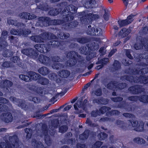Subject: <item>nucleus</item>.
I'll use <instances>...</instances> for the list:
<instances>
[{"label": "nucleus", "mask_w": 148, "mask_h": 148, "mask_svg": "<svg viewBox=\"0 0 148 148\" xmlns=\"http://www.w3.org/2000/svg\"><path fill=\"white\" fill-rule=\"evenodd\" d=\"M137 77H135L132 75H125L121 76V79L123 80H125L130 82L137 83V82H136L138 80Z\"/></svg>", "instance_id": "19"}, {"label": "nucleus", "mask_w": 148, "mask_h": 148, "mask_svg": "<svg viewBox=\"0 0 148 148\" xmlns=\"http://www.w3.org/2000/svg\"><path fill=\"white\" fill-rule=\"evenodd\" d=\"M39 35L32 36L30 39L32 41L37 43L43 42L45 40H48L49 33L48 32H44Z\"/></svg>", "instance_id": "10"}, {"label": "nucleus", "mask_w": 148, "mask_h": 148, "mask_svg": "<svg viewBox=\"0 0 148 148\" xmlns=\"http://www.w3.org/2000/svg\"><path fill=\"white\" fill-rule=\"evenodd\" d=\"M79 15L81 16L79 19L81 22L86 25L91 24L93 21L99 18V16L97 14H95L92 13L86 14L85 11L79 13Z\"/></svg>", "instance_id": "5"}, {"label": "nucleus", "mask_w": 148, "mask_h": 148, "mask_svg": "<svg viewBox=\"0 0 148 148\" xmlns=\"http://www.w3.org/2000/svg\"><path fill=\"white\" fill-rule=\"evenodd\" d=\"M11 61L13 63L18 64L20 59L19 57L17 56H14L11 58Z\"/></svg>", "instance_id": "52"}, {"label": "nucleus", "mask_w": 148, "mask_h": 148, "mask_svg": "<svg viewBox=\"0 0 148 148\" xmlns=\"http://www.w3.org/2000/svg\"><path fill=\"white\" fill-rule=\"evenodd\" d=\"M99 59V58H98V61L96 62L97 64H103L104 66V65L107 64L109 62V59L108 58H104L100 60Z\"/></svg>", "instance_id": "37"}, {"label": "nucleus", "mask_w": 148, "mask_h": 148, "mask_svg": "<svg viewBox=\"0 0 148 148\" xmlns=\"http://www.w3.org/2000/svg\"><path fill=\"white\" fill-rule=\"evenodd\" d=\"M49 7L47 3H40L38 6V8L45 11H47L49 10Z\"/></svg>", "instance_id": "39"}, {"label": "nucleus", "mask_w": 148, "mask_h": 148, "mask_svg": "<svg viewBox=\"0 0 148 148\" xmlns=\"http://www.w3.org/2000/svg\"><path fill=\"white\" fill-rule=\"evenodd\" d=\"M127 84L125 82L118 83V82L113 81L109 82L107 85V88L109 90H113L116 89L118 90H122L125 88Z\"/></svg>", "instance_id": "8"}, {"label": "nucleus", "mask_w": 148, "mask_h": 148, "mask_svg": "<svg viewBox=\"0 0 148 148\" xmlns=\"http://www.w3.org/2000/svg\"><path fill=\"white\" fill-rule=\"evenodd\" d=\"M128 121L130 123L131 125H132L133 127L135 128L139 124L138 121L137 120H134V119H131L128 120Z\"/></svg>", "instance_id": "49"}, {"label": "nucleus", "mask_w": 148, "mask_h": 148, "mask_svg": "<svg viewBox=\"0 0 148 148\" xmlns=\"http://www.w3.org/2000/svg\"><path fill=\"white\" fill-rule=\"evenodd\" d=\"M137 78L138 80L136 81L137 82V83L148 84V75L146 76L145 75H140L137 77Z\"/></svg>", "instance_id": "21"}, {"label": "nucleus", "mask_w": 148, "mask_h": 148, "mask_svg": "<svg viewBox=\"0 0 148 148\" xmlns=\"http://www.w3.org/2000/svg\"><path fill=\"white\" fill-rule=\"evenodd\" d=\"M56 36L52 33L49 34V40H51L46 44H37L35 46L36 49L41 53H46L49 52L51 48L59 47L61 50L65 49V42L58 40Z\"/></svg>", "instance_id": "3"}, {"label": "nucleus", "mask_w": 148, "mask_h": 148, "mask_svg": "<svg viewBox=\"0 0 148 148\" xmlns=\"http://www.w3.org/2000/svg\"><path fill=\"white\" fill-rule=\"evenodd\" d=\"M78 101H77L74 105V108L76 111L75 112V113L76 114H79L80 113L82 112V111L80 110L78 108V106H80V104H78Z\"/></svg>", "instance_id": "50"}, {"label": "nucleus", "mask_w": 148, "mask_h": 148, "mask_svg": "<svg viewBox=\"0 0 148 148\" xmlns=\"http://www.w3.org/2000/svg\"><path fill=\"white\" fill-rule=\"evenodd\" d=\"M104 13L103 16V18L105 20L108 21L109 19V13L108 12L107 9H104Z\"/></svg>", "instance_id": "57"}, {"label": "nucleus", "mask_w": 148, "mask_h": 148, "mask_svg": "<svg viewBox=\"0 0 148 148\" xmlns=\"http://www.w3.org/2000/svg\"><path fill=\"white\" fill-rule=\"evenodd\" d=\"M142 38L143 40V42L145 46L146 47V49L148 51V38L144 37Z\"/></svg>", "instance_id": "64"}, {"label": "nucleus", "mask_w": 148, "mask_h": 148, "mask_svg": "<svg viewBox=\"0 0 148 148\" xmlns=\"http://www.w3.org/2000/svg\"><path fill=\"white\" fill-rule=\"evenodd\" d=\"M88 29L87 31V34L91 36H101L102 35L103 31L101 28L97 27L96 29L94 27H91V25L88 26Z\"/></svg>", "instance_id": "13"}, {"label": "nucleus", "mask_w": 148, "mask_h": 148, "mask_svg": "<svg viewBox=\"0 0 148 148\" xmlns=\"http://www.w3.org/2000/svg\"><path fill=\"white\" fill-rule=\"evenodd\" d=\"M38 82L43 85H47L49 82V80L47 79L40 76L38 79Z\"/></svg>", "instance_id": "35"}, {"label": "nucleus", "mask_w": 148, "mask_h": 148, "mask_svg": "<svg viewBox=\"0 0 148 148\" xmlns=\"http://www.w3.org/2000/svg\"><path fill=\"white\" fill-rule=\"evenodd\" d=\"M75 40L81 44H84L90 42V38L87 36L77 38Z\"/></svg>", "instance_id": "22"}, {"label": "nucleus", "mask_w": 148, "mask_h": 148, "mask_svg": "<svg viewBox=\"0 0 148 148\" xmlns=\"http://www.w3.org/2000/svg\"><path fill=\"white\" fill-rule=\"evenodd\" d=\"M95 94L97 96H100L102 94V89L100 88H98L94 92Z\"/></svg>", "instance_id": "63"}, {"label": "nucleus", "mask_w": 148, "mask_h": 148, "mask_svg": "<svg viewBox=\"0 0 148 148\" xmlns=\"http://www.w3.org/2000/svg\"><path fill=\"white\" fill-rule=\"evenodd\" d=\"M79 24V23L76 21H74L66 23L64 25V29L68 31H71L76 27Z\"/></svg>", "instance_id": "16"}, {"label": "nucleus", "mask_w": 148, "mask_h": 148, "mask_svg": "<svg viewBox=\"0 0 148 148\" xmlns=\"http://www.w3.org/2000/svg\"><path fill=\"white\" fill-rule=\"evenodd\" d=\"M59 76L62 78H67L70 74V72L66 70H62L60 71L58 73Z\"/></svg>", "instance_id": "26"}, {"label": "nucleus", "mask_w": 148, "mask_h": 148, "mask_svg": "<svg viewBox=\"0 0 148 148\" xmlns=\"http://www.w3.org/2000/svg\"><path fill=\"white\" fill-rule=\"evenodd\" d=\"M19 16L21 18L25 20H32L34 18V16L29 13L26 12H23L19 14Z\"/></svg>", "instance_id": "23"}, {"label": "nucleus", "mask_w": 148, "mask_h": 148, "mask_svg": "<svg viewBox=\"0 0 148 148\" xmlns=\"http://www.w3.org/2000/svg\"><path fill=\"white\" fill-rule=\"evenodd\" d=\"M1 38H0V52L3 51V56L5 58L11 57L13 55V53L10 50L6 49L8 46L6 41L3 40Z\"/></svg>", "instance_id": "7"}, {"label": "nucleus", "mask_w": 148, "mask_h": 148, "mask_svg": "<svg viewBox=\"0 0 148 148\" xmlns=\"http://www.w3.org/2000/svg\"><path fill=\"white\" fill-rule=\"evenodd\" d=\"M59 8H53L48 12V14L51 16H56L60 13L62 14L63 18L66 16L68 18V21H64L68 22L72 21L74 18L73 14L76 12L77 8L73 4L68 5L66 2H62L59 4Z\"/></svg>", "instance_id": "2"}, {"label": "nucleus", "mask_w": 148, "mask_h": 148, "mask_svg": "<svg viewBox=\"0 0 148 148\" xmlns=\"http://www.w3.org/2000/svg\"><path fill=\"white\" fill-rule=\"evenodd\" d=\"M90 131L89 130H85L84 132L79 135V138L82 140H84L87 139L88 137Z\"/></svg>", "instance_id": "30"}, {"label": "nucleus", "mask_w": 148, "mask_h": 148, "mask_svg": "<svg viewBox=\"0 0 148 148\" xmlns=\"http://www.w3.org/2000/svg\"><path fill=\"white\" fill-rule=\"evenodd\" d=\"M125 72L126 73L131 75H138L140 73L142 74H145L148 73V68L146 67L139 70L136 68H131L129 67L125 70Z\"/></svg>", "instance_id": "11"}, {"label": "nucleus", "mask_w": 148, "mask_h": 148, "mask_svg": "<svg viewBox=\"0 0 148 148\" xmlns=\"http://www.w3.org/2000/svg\"><path fill=\"white\" fill-rule=\"evenodd\" d=\"M136 15H134L131 14L127 16L126 19L128 21L129 24L131 23L133 21V18Z\"/></svg>", "instance_id": "58"}, {"label": "nucleus", "mask_w": 148, "mask_h": 148, "mask_svg": "<svg viewBox=\"0 0 148 148\" xmlns=\"http://www.w3.org/2000/svg\"><path fill=\"white\" fill-rule=\"evenodd\" d=\"M49 76L50 79L53 81H55L57 83H60L61 81V79L56 73H51L49 75Z\"/></svg>", "instance_id": "24"}, {"label": "nucleus", "mask_w": 148, "mask_h": 148, "mask_svg": "<svg viewBox=\"0 0 148 148\" xmlns=\"http://www.w3.org/2000/svg\"><path fill=\"white\" fill-rule=\"evenodd\" d=\"M113 69L115 71H117L120 69L121 67V64L120 62L117 60H114L113 64Z\"/></svg>", "instance_id": "36"}, {"label": "nucleus", "mask_w": 148, "mask_h": 148, "mask_svg": "<svg viewBox=\"0 0 148 148\" xmlns=\"http://www.w3.org/2000/svg\"><path fill=\"white\" fill-rule=\"evenodd\" d=\"M69 33L65 34L62 32H60L58 34V37L61 39H67L69 37Z\"/></svg>", "instance_id": "38"}, {"label": "nucleus", "mask_w": 148, "mask_h": 148, "mask_svg": "<svg viewBox=\"0 0 148 148\" xmlns=\"http://www.w3.org/2000/svg\"><path fill=\"white\" fill-rule=\"evenodd\" d=\"M65 55L53 56L49 57L43 54H40L38 57L39 61L42 64L46 66H50L51 64V61L53 62L52 64V68L55 69H59L62 66L61 64L57 63L56 62H62L66 60V58H69L66 64L69 67L75 66L77 63L78 60L76 57L80 59L81 56L78 54L77 52L74 51H71L68 52Z\"/></svg>", "instance_id": "1"}, {"label": "nucleus", "mask_w": 148, "mask_h": 148, "mask_svg": "<svg viewBox=\"0 0 148 148\" xmlns=\"http://www.w3.org/2000/svg\"><path fill=\"white\" fill-rule=\"evenodd\" d=\"M67 16L63 18V20L61 19L51 20L47 16H41L38 18V21L36 25L41 27L49 26L51 25H57L64 23V21H68Z\"/></svg>", "instance_id": "4"}, {"label": "nucleus", "mask_w": 148, "mask_h": 148, "mask_svg": "<svg viewBox=\"0 0 148 148\" xmlns=\"http://www.w3.org/2000/svg\"><path fill=\"white\" fill-rule=\"evenodd\" d=\"M128 90L133 95H138L143 92L144 88L140 85L136 84L128 88Z\"/></svg>", "instance_id": "12"}, {"label": "nucleus", "mask_w": 148, "mask_h": 148, "mask_svg": "<svg viewBox=\"0 0 148 148\" xmlns=\"http://www.w3.org/2000/svg\"><path fill=\"white\" fill-rule=\"evenodd\" d=\"M11 138L13 140L14 143V145H13V146L14 147L15 145H18V139L17 135H14L11 138L10 137L9 140H10Z\"/></svg>", "instance_id": "51"}, {"label": "nucleus", "mask_w": 148, "mask_h": 148, "mask_svg": "<svg viewBox=\"0 0 148 148\" xmlns=\"http://www.w3.org/2000/svg\"><path fill=\"white\" fill-rule=\"evenodd\" d=\"M68 130V127L66 125H63L59 127V132L62 133L66 132Z\"/></svg>", "instance_id": "42"}, {"label": "nucleus", "mask_w": 148, "mask_h": 148, "mask_svg": "<svg viewBox=\"0 0 148 148\" xmlns=\"http://www.w3.org/2000/svg\"><path fill=\"white\" fill-rule=\"evenodd\" d=\"M116 123L118 125H119V127L123 130L126 131L127 130V127L126 126L127 124L125 123L123 121L118 119L116 120Z\"/></svg>", "instance_id": "31"}, {"label": "nucleus", "mask_w": 148, "mask_h": 148, "mask_svg": "<svg viewBox=\"0 0 148 148\" xmlns=\"http://www.w3.org/2000/svg\"><path fill=\"white\" fill-rule=\"evenodd\" d=\"M128 100L136 102L138 100V96H129L127 98Z\"/></svg>", "instance_id": "56"}, {"label": "nucleus", "mask_w": 148, "mask_h": 148, "mask_svg": "<svg viewBox=\"0 0 148 148\" xmlns=\"http://www.w3.org/2000/svg\"><path fill=\"white\" fill-rule=\"evenodd\" d=\"M123 115L126 118H130L131 119L135 118V116L133 114L131 113H124L123 114Z\"/></svg>", "instance_id": "62"}, {"label": "nucleus", "mask_w": 148, "mask_h": 148, "mask_svg": "<svg viewBox=\"0 0 148 148\" xmlns=\"http://www.w3.org/2000/svg\"><path fill=\"white\" fill-rule=\"evenodd\" d=\"M108 99L103 98H100L98 99H94L92 100V102L94 104L97 103L98 104H106L108 103Z\"/></svg>", "instance_id": "28"}, {"label": "nucleus", "mask_w": 148, "mask_h": 148, "mask_svg": "<svg viewBox=\"0 0 148 148\" xmlns=\"http://www.w3.org/2000/svg\"><path fill=\"white\" fill-rule=\"evenodd\" d=\"M9 110V108L7 106L0 104V112H6L2 114V120L7 123L12 122L13 119L11 113L8 112Z\"/></svg>", "instance_id": "6"}, {"label": "nucleus", "mask_w": 148, "mask_h": 148, "mask_svg": "<svg viewBox=\"0 0 148 148\" xmlns=\"http://www.w3.org/2000/svg\"><path fill=\"white\" fill-rule=\"evenodd\" d=\"M21 52L29 57L34 58H37L39 54L38 52L32 48L23 49L21 51Z\"/></svg>", "instance_id": "15"}, {"label": "nucleus", "mask_w": 148, "mask_h": 148, "mask_svg": "<svg viewBox=\"0 0 148 148\" xmlns=\"http://www.w3.org/2000/svg\"><path fill=\"white\" fill-rule=\"evenodd\" d=\"M96 4V2L95 0H86L84 6L87 9H92L95 6Z\"/></svg>", "instance_id": "20"}, {"label": "nucleus", "mask_w": 148, "mask_h": 148, "mask_svg": "<svg viewBox=\"0 0 148 148\" xmlns=\"http://www.w3.org/2000/svg\"><path fill=\"white\" fill-rule=\"evenodd\" d=\"M136 42L134 45V48L136 50H140L144 47L146 49V47L145 46L144 43L143 42L142 38L137 39Z\"/></svg>", "instance_id": "18"}, {"label": "nucleus", "mask_w": 148, "mask_h": 148, "mask_svg": "<svg viewBox=\"0 0 148 148\" xmlns=\"http://www.w3.org/2000/svg\"><path fill=\"white\" fill-rule=\"evenodd\" d=\"M138 100L144 103H148V95L144 94L138 96Z\"/></svg>", "instance_id": "32"}, {"label": "nucleus", "mask_w": 148, "mask_h": 148, "mask_svg": "<svg viewBox=\"0 0 148 148\" xmlns=\"http://www.w3.org/2000/svg\"><path fill=\"white\" fill-rule=\"evenodd\" d=\"M11 99L12 102L15 104L18 107L25 110H28V106L26 104L24 100L17 99L14 97H12Z\"/></svg>", "instance_id": "14"}, {"label": "nucleus", "mask_w": 148, "mask_h": 148, "mask_svg": "<svg viewBox=\"0 0 148 148\" xmlns=\"http://www.w3.org/2000/svg\"><path fill=\"white\" fill-rule=\"evenodd\" d=\"M20 31V34H21V35H23L25 36H27L28 35L30 34L31 32V30L29 29L23 30V29L21 28Z\"/></svg>", "instance_id": "44"}, {"label": "nucleus", "mask_w": 148, "mask_h": 148, "mask_svg": "<svg viewBox=\"0 0 148 148\" xmlns=\"http://www.w3.org/2000/svg\"><path fill=\"white\" fill-rule=\"evenodd\" d=\"M88 102V100L87 99H85L83 102L82 101H79V103L80 104V106H78V107L80 108L84 107L86 106L87 103Z\"/></svg>", "instance_id": "61"}, {"label": "nucleus", "mask_w": 148, "mask_h": 148, "mask_svg": "<svg viewBox=\"0 0 148 148\" xmlns=\"http://www.w3.org/2000/svg\"><path fill=\"white\" fill-rule=\"evenodd\" d=\"M12 64L11 62L8 61H5L2 64V66L4 68H8L11 67Z\"/></svg>", "instance_id": "55"}, {"label": "nucleus", "mask_w": 148, "mask_h": 148, "mask_svg": "<svg viewBox=\"0 0 148 148\" xmlns=\"http://www.w3.org/2000/svg\"><path fill=\"white\" fill-rule=\"evenodd\" d=\"M111 99L112 101L114 102H121L122 101L123 98L121 97H111Z\"/></svg>", "instance_id": "54"}, {"label": "nucleus", "mask_w": 148, "mask_h": 148, "mask_svg": "<svg viewBox=\"0 0 148 148\" xmlns=\"http://www.w3.org/2000/svg\"><path fill=\"white\" fill-rule=\"evenodd\" d=\"M28 76L23 74L20 75L19 78L25 81L28 82L31 79L34 81H38V79L40 77V75L34 72L29 71L27 73Z\"/></svg>", "instance_id": "9"}, {"label": "nucleus", "mask_w": 148, "mask_h": 148, "mask_svg": "<svg viewBox=\"0 0 148 148\" xmlns=\"http://www.w3.org/2000/svg\"><path fill=\"white\" fill-rule=\"evenodd\" d=\"M103 143L100 141H97L92 145L90 148H99L102 145Z\"/></svg>", "instance_id": "48"}, {"label": "nucleus", "mask_w": 148, "mask_h": 148, "mask_svg": "<svg viewBox=\"0 0 148 148\" xmlns=\"http://www.w3.org/2000/svg\"><path fill=\"white\" fill-rule=\"evenodd\" d=\"M20 29L21 28H20L19 29H15L12 28L10 31V33L11 34L14 35H21V34H20L21 31Z\"/></svg>", "instance_id": "46"}, {"label": "nucleus", "mask_w": 148, "mask_h": 148, "mask_svg": "<svg viewBox=\"0 0 148 148\" xmlns=\"http://www.w3.org/2000/svg\"><path fill=\"white\" fill-rule=\"evenodd\" d=\"M118 23L121 27L125 26L130 24L126 19L121 21H118Z\"/></svg>", "instance_id": "45"}, {"label": "nucleus", "mask_w": 148, "mask_h": 148, "mask_svg": "<svg viewBox=\"0 0 148 148\" xmlns=\"http://www.w3.org/2000/svg\"><path fill=\"white\" fill-rule=\"evenodd\" d=\"M86 123L90 127H95L97 126L96 125L95 123H92V122L88 118L86 120Z\"/></svg>", "instance_id": "59"}, {"label": "nucleus", "mask_w": 148, "mask_h": 148, "mask_svg": "<svg viewBox=\"0 0 148 148\" xmlns=\"http://www.w3.org/2000/svg\"><path fill=\"white\" fill-rule=\"evenodd\" d=\"M8 32L5 30H4L2 32L1 36L0 37V38H1L3 39V40L6 41V38L4 37H7V36L8 35Z\"/></svg>", "instance_id": "60"}, {"label": "nucleus", "mask_w": 148, "mask_h": 148, "mask_svg": "<svg viewBox=\"0 0 148 148\" xmlns=\"http://www.w3.org/2000/svg\"><path fill=\"white\" fill-rule=\"evenodd\" d=\"M32 144L33 146L36 148H45L43 144L40 142H38L35 139L32 141Z\"/></svg>", "instance_id": "29"}, {"label": "nucleus", "mask_w": 148, "mask_h": 148, "mask_svg": "<svg viewBox=\"0 0 148 148\" xmlns=\"http://www.w3.org/2000/svg\"><path fill=\"white\" fill-rule=\"evenodd\" d=\"M45 142L46 145L49 146L51 144V139L50 136L47 134H45L44 136Z\"/></svg>", "instance_id": "43"}, {"label": "nucleus", "mask_w": 148, "mask_h": 148, "mask_svg": "<svg viewBox=\"0 0 148 148\" xmlns=\"http://www.w3.org/2000/svg\"><path fill=\"white\" fill-rule=\"evenodd\" d=\"M38 72L40 74L44 76L47 75L50 73L49 69L45 66H42L39 69Z\"/></svg>", "instance_id": "27"}, {"label": "nucleus", "mask_w": 148, "mask_h": 148, "mask_svg": "<svg viewBox=\"0 0 148 148\" xmlns=\"http://www.w3.org/2000/svg\"><path fill=\"white\" fill-rule=\"evenodd\" d=\"M111 110L110 107L106 106H103L101 107L99 110V112L101 114H103L107 111H110Z\"/></svg>", "instance_id": "41"}, {"label": "nucleus", "mask_w": 148, "mask_h": 148, "mask_svg": "<svg viewBox=\"0 0 148 148\" xmlns=\"http://www.w3.org/2000/svg\"><path fill=\"white\" fill-rule=\"evenodd\" d=\"M80 53L82 54L87 55L88 54V51L86 47H81L79 49Z\"/></svg>", "instance_id": "53"}, {"label": "nucleus", "mask_w": 148, "mask_h": 148, "mask_svg": "<svg viewBox=\"0 0 148 148\" xmlns=\"http://www.w3.org/2000/svg\"><path fill=\"white\" fill-rule=\"evenodd\" d=\"M8 23L9 25H11L21 27L22 25H25V24L22 23H17L16 20L13 19H10L8 21Z\"/></svg>", "instance_id": "34"}, {"label": "nucleus", "mask_w": 148, "mask_h": 148, "mask_svg": "<svg viewBox=\"0 0 148 148\" xmlns=\"http://www.w3.org/2000/svg\"><path fill=\"white\" fill-rule=\"evenodd\" d=\"M108 136V134L104 132H101L98 135V137L99 139L102 140L106 139Z\"/></svg>", "instance_id": "47"}, {"label": "nucleus", "mask_w": 148, "mask_h": 148, "mask_svg": "<svg viewBox=\"0 0 148 148\" xmlns=\"http://www.w3.org/2000/svg\"><path fill=\"white\" fill-rule=\"evenodd\" d=\"M144 124L145 123L143 121H139L138 126L134 129V130L137 132L143 131L144 130Z\"/></svg>", "instance_id": "33"}, {"label": "nucleus", "mask_w": 148, "mask_h": 148, "mask_svg": "<svg viewBox=\"0 0 148 148\" xmlns=\"http://www.w3.org/2000/svg\"><path fill=\"white\" fill-rule=\"evenodd\" d=\"M13 83L11 81L8 79L4 80L2 82L1 87L6 91L7 92H10L9 89L12 86Z\"/></svg>", "instance_id": "17"}, {"label": "nucleus", "mask_w": 148, "mask_h": 148, "mask_svg": "<svg viewBox=\"0 0 148 148\" xmlns=\"http://www.w3.org/2000/svg\"><path fill=\"white\" fill-rule=\"evenodd\" d=\"M133 141L135 143L138 144L144 145L145 143V141L144 139L139 137L135 138L133 139Z\"/></svg>", "instance_id": "40"}, {"label": "nucleus", "mask_w": 148, "mask_h": 148, "mask_svg": "<svg viewBox=\"0 0 148 148\" xmlns=\"http://www.w3.org/2000/svg\"><path fill=\"white\" fill-rule=\"evenodd\" d=\"M130 30L125 28H123L119 32V35L121 37L124 38L127 36L130 33Z\"/></svg>", "instance_id": "25"}]
</instances>
